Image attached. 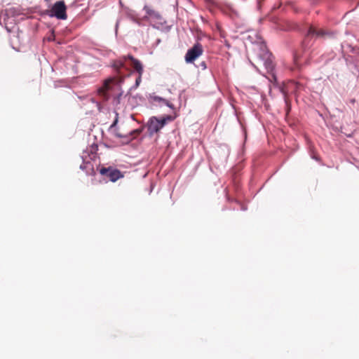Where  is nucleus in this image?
<instances>
[{
    "label": "nucleus",
    "mask_w": 359,
    "mask_h": 359,
    "mask_svg": "<svg viewBox=\"0 0 359 359\" xmlns=\"http://www.w3.org/2000/svg\"><path fill=\"white\" fill-rule=\"evenodd\" d=\"M252 59L257 64H262L269 72L274 69V64L272 60V55L269 52L264 44H258L253 49Z\"/></svg>",
    "instance_id": "1"
},
{
    "label": "nucleus",
    "mask_w": 359,
    "mask_h": 359,
    "mask_svg": "<svg viewBox=\"0 0 359 359\" xmlns=\"http://www.w3.org/2000/svg\"><path fill=\"white\" fill-rule=\"evenodd\" d=\"M128 59L130 60V65L138 73V74H142L144 71L142 64L140 60L135 59L130 55H128V56H123L118 60H114L112 64V67L118 74H122L123 69L128 70L125 64Z\"/></svg>",
    "instance_id": "2"
},
{
    "label": "nucleus",
    "mask_w": 359,
    "mask_h": 359,
    "mask_svg": "<svg viewBox=\"0 0 359 359\" xmlns=\"http://www.w3.org/2000/svg\"><path fill=\"white\" fill-rule=\"evenodd\" d=\"M174 118L175 117L170 115H167L161 118H158L155 116L151 117L147 124V128L149 134L153 135L154 133L159 132L167 122L172 121Z\"/></svg>",
    "instance_id": "3"
},
{
    "label": "nucleus",
    "mask_w": 359,
    "mask_h": 359,
    "mask_svg": "<svg viewBox=\"0 0 359 359\" xmlns=\"http://www.w3.org/2000/svg\"><path fill=\"white\" fill-rule=\"evenodd\" d=\"M67 6L64 1H56L52 8L50 11H47V14L50 17H55L60 20H66L67 18Z\"/></svg>",
    "instance_id": "4"
},
{
    "label": "nucleus",
    "mask_w": 359,
    "mask_h": 359,
    "mask_svg": "<svg viewBox=\"0 0 359 359\" xmlns=\"http://www.w3.org/2000/svg\"><path fill=\"white\" fill-rule=\"evenodd\" d=\"M203 53V48L201 43H196L189 49L185 55V61L187 63L194 62Z\"/></svg>",
    "instance_id": "5"
},
{
    "label": "nucleus",
    "mask_w": 359,
    "mask_h": 359,
    "mask_svg": "<svg viewBox=\"0 0 359 359\" xmlns=\"http://www.w3.org/2000/svg\"><path fill=\"white\" fill-rule=\"evenodd\" d=\"M100 172L102 175H107L109 180L114 182L123 177V174L118 169L109 168H102Z\"/></svg>",
    "instance_id": "6"
},
{
    "label": "nucleus",
    "mask_w": 359,
    "mask_h": 359,
    "mask_svg": "<svg viewBox=\"0 0 359 359\" xmlns=\"http://www.w3.org/2000/svg\"><path fill=\"white\" fill-rule=\"evenodd\" d=\"M86 154L89 156L88 152L86 151L84 152L83 155L82 156L83 163L80 165V168L83 170H85L88 175H95L96 172L94 169V166L91 162L86 160Z\"/></svg>",
    "instance_id": "7"
},
{
    "label": "nucleus",
    "mask_w": 359,
    "mask_h": 359,
    "mask_svg": "<svg viewBox=\"0 0 359 359\" xmlns=\"http://www.w3.org/2000/svg\"><path fill=\"white\" fill-rule=\"evenodd\" d=\"M313 35L320 38H326L327 36H330L332 34L323 29H316V27L311 26L308 31V36Z\"/></svg>",
    "instance_id": "8"
},
{
    "label": "nucleus",
    "mask_w": 359,
    "mask_h": 359,
    "mask_svg": "<svg viewBox=\"0 0 359 359\" xmlns=\"http://www.w3.org/2000/svg\"><path fill=\"white\" fill-rule=\"evenodd\" d=\"M142 132V128L135 129V130L130 131L128 136L123 135L121 133L116 132V136H117L118 137H126V138H127V141H130V140L135 139L137 136H138Z\"/></svg>",
    "instance_id": "9"
},
{
    "label": "nucleus",
    "mask_w": 359,
    "mask_h": 359,
    "mask_svg": "<svg viewBox=\"0 0 359 359\" xmlns=\"http://www.w3.org/2000/svg\"><path fill=\"white\" fill-rule=\"evenodd\" d=\"M114 79H107L103 86L99 88V93L103 95L104 97H107V93L110 89V85L114 82Z\"/></svg>",
    "instance_id": "10"
},
{
    "label": "nucleus",
    "mask_w": 359,
    "mask_h": 359,
    "mask_svg": "<svg viewBox=\"0 0 359 359\" xmlns=\"http://www.w3.org/2000/svg\"><path fill=\"white\" fill-rule=\"evenodd\" d=\"M144 9L146 11V13L149 18L154 20L161 19V15L158 12L154 11L147 6H145Z\"/></svg>",
    "instance_id": "11"
},
{
    "label": "nucleus",
    "mask_w": 359,
    "mask_h": 359,
    "mask_svg": "<svg viewBox=\"0 0 359 359\" xmlns=\"http://www.w3.org/2000/svg\"><path fill=\"white\" fill-rule=\"evenodd\" d=\"M142 74H138V77L136 79V81H135V86H138L140 85V83L141 82V80H142Z\"/></svg>",
    "instance_id": "12"
},
{
    "label": "nucleus",
    "mask_w": 359,
    "mask_h": 359,
    "mask_svg": "<svg viewBox=\"0 0 359 359\" xmlns=\"http://www.w3.org/2000/svg\"><path fill=\"white\" fill-rule=\"evenodd\" d=\"M201 66L202 67L203 69H205L207 67L205 62H201Z\"/></svg>",
    "instance_id": "13"
},
{
    "label": "nucleus",
    "mask_w": 359,
    "mask_h": 359,
    "mask_svg": "<svg viewBox=\"0 0 359 359\" xmlns=\"http://www.w3.org/2000/svg\"><path fill=\"white\" fill-rule=\"evenodd\" d=\"M222 12L226 13V14H229L231 12H234V11H225V10H222Z\"/></svg>",
    "instance_id": "14"
},
{
    "label": "nucleus",
    "mask_w": 359,
    "mask_h": 359,
    "mask_svg": "<svg viewBox=\"0 0 359 359\" xmlns=\"http://www.w3.org/2000/svg\"><path fill=\"white\" fill-rule=\"evenodd\" d=\"M96 158V154L95 153H92V156H90V159H95Z\"/></svg>",
    "instance_id": "15"
},
{
    "label": "nucleus",
    "mask_w": 359,
    "mask_h": 359,
    "mask_svg": "<svg viewBox=\"0 0 359 359\" xmlns=\"http://www.w3.org/2000/svg\"><path fill=\"white\" fill-rule=\"evenodd\" d=\"M167 105L170 107H172V105L171 104H169L168 103H167Z\"/></svg>",
    "instance_id": "16"
},
{
    "label": "nucleus",
    "mask_w": 359,
    "mask_h": 359,
    "mask_svg": "<svg viewBox=\"0 0 359 359\" xmlns=\"http://www.w3.org/2000/svg\"><path fill=\"white\" fill-rule=\"evenodd\" d=\"M116 122H117V121L116 120V121H114V123L113 126H114V125H115V124L116 123Z\"/></svg>",
    "instance_id": "17"
}]
</instances>
